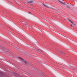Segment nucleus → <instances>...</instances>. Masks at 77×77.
<instances>
[{
	"label": "nucleus",
	"instance_id": "obj_1",
	"mask_svg": "<svg viewBox=\"0 0 77 77\" xmlns=\"http://www.w3.org/2000/svg\"><path fill=\"white\" fill-rule=\"evenodd\" d=\"M25 17L26 18H29V19L31 20H33V21H36V19L35 18L32 16H30L28 14L26 15Z\"/></svg>",
	"mask_w": 77,
	"mask_h": 77
},
{
	"label": "nucleus",
	"instance_id": "obj_2",
	"mask_svg": "<svg viewBox=\"0 0 77 77\" xmlns=\"http://www.w3.org/2000/svg\"><path fill=\"white\" fill-rule=\"evenodd\" d=\"M19 58L20 59V60H21L23 62H24L25 63H28V62L24 60L23 59V58L21 57H19Z\"/></svg>",
	"mask_w": 77,
	"mask_h": 77
},
{
	"label": "nucleus",
	"instance_id": "obj_3",
	"mask_svg": "<svg viewBox=\"0 0 77 77\" xmlns=\"http://www.w3.org/2000/svg\"><path fill=\"white\" fill-rule=\"evenodd\" d=\"M69 22H70L71 23H72V24H74V23L72 22V21H71L70 20H69Z\"/></svg>",
	"mask_w": 77,
	"mask_h": 77
},
{
	"label": "nucleus",
	"instance_id": "obj_4",
	"mask_svg": "<svg viewBox=\"0 0 77 77\" xmlns=\"http://www.w3.org/2000/svg\"><path fill=\"white\" fill-rule=\"evenodd\" d=\"M71 26H72V25H71Z\"/></svg>",
	"mask_w": 77,
	"mask_h": 77
}]
</instances>
